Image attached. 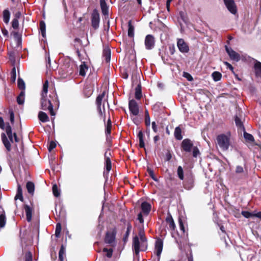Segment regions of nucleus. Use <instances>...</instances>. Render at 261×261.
I'll return each instance as SVG.
<instances>
[{"label":"nucleus","mask_w":261,"mask_h":261,"mask_svg":"<svg viewBox=\"0 0 261 261\" xmlns=\"http://www.w3.org/2000/svg\"><path fill=\"white\" fill-rule=\"evenodd\" d=\"M23 208L26 214L27 220L28 222H30L32 220L33 207L31 204L30 205L24 204Z\"/></svg>","instance_id":"obj_16"},{"label":"nucleus","mask_w":261,"mask_h":261,"mask_svg":"<svg viewBox=\"0 0 261 261\" xmlns=\"http://www.w3.org/2000/svg\"><path fill=\"white\" fill-rule=\"evenodd\" d=\"M173 0H167V2H166V8H167V11L168 12L170 11V5L171 2Z\"/></svg>","instance_id":"obj_61"},{"label":"nucleus","mask_w":261,"mask_h":261,"mask_svg":"<svg viewBox=\"0 0 261 261\" xmlns=\"http://www.w3.org/2000/svg\"><path fill=\"white\" fill-rule=\"evenodd\" d=\"M5 129L6 134L10 141H9L5 133H2L1 134V138L5 147L7 150L9 151L11 149V142H14L13 133H12V128L9 123L7 124Z\"/></svg>","instance_id":"obj_3"},{"label":"nucleus","mask_w":261,"mask_h":261,"mask_svg":"<svg viewBox=\"0 0 261 261\" xmlns=\"http://www.w3.org/2000/svg\"><path fill=\"white\" fill-rule=\"evenodd\" d=\"M26 187L28 192L31 194H33L35 190L34 184L31 181H28L27 183Z\"/></svg>","instance_id":"obj_25"},{"label":"nucleus","mask_w":261,"mask_h":261,"mask_svg":"<svg viewBox=\"0 0 261 261\" xmlns=\"http://www.w3.org/2000/svg\"><path fill=\"white\" fill-rule=\"evenodd\" d=\"M166 220L169 223L170 228L171 229L174 230L175 228V225L172 217L170 216L168 217H167Z\"/></svg>","instance_id":"obj_34"},{"label":"nucleus","mask_w":261,"mask_h":261,"mask_svg":"<svg viewBox=\"0 0 261 261\" xmlns=\"http://www.w3.org/2000/svg\"><path fill=\"white\" fill-rule=\"evenodd\" d=\"M151 206L147 202H143L141 204V209L144 214L147 215L150 211Z\"/></svg>","instance_id":"obj_19"},{"label":"nucleus","mask_w":261,"mask_h":261,"mask_svg":"<svg viewBox=\"0 0 261 261\" xmlns=\"http://www.w3.org/2000/svg\"><path fill=\"white\" fill-rule=\"evenodd\" d=\"M40 30L42 37L45 38L46 36V25L43 21H41L40 22Z\"/></svg>","instance_id":"obj_27"},{"label":"nucleus","mask_w":261,"mask_h":261,"mask_svg":"<svg viewBox=\"0 0 261 261\" xmlns=\"http://www.w3.org/2000/svg\"><path fill=\"white\" fill-rule=\"evenodd\" d=\"M105 241L106 243L113 245L115 241V235L111 232H107L105 237Z\"/></svg>","instance_id":"obj_20"},{"label":"nucleus","mask_w":261,"mask_h":261,"mask_svg":"<svg viewBox=\"0 0 261 261\" xmlns=\"http://www.w3.org/2000/svg\"><path fill=\"white\" fill-rule=\"evenodd\" d=\"M255 72L256 76L261 77V63L256 61L254 64Z\"/></svg>","instance_id":"obj_22"},{"label":"nucleus","mask_w":261,"mask_h":261,"mask_svg":"<svg viewBox=\"0 0 261 261\" xmlns=\"http://www.w3.org/2000/svg\"><path fill=\"white\" fill-rule=\"evenodd\" d=\"M129 109L130 112L134 115L136 116L139 113V108L137 102L134 100H130L129 101Z\"/></svg>","instance_id":"obj_15"},{"label":"nucleus","mask_w":261,"mask_h":261,"mask_svg":"<svg viewBox=\"0 0 261 261\" xmlns=\"http://www.w3.org/2000/svg\"><path fill=\"white\" fill-rule=\"evenodd\" d=\"M140 239L142 242V250H146L147 246V239L144 236V232L143 230H140L139 233Z\"/></svg>","instance_id":"obj_18"},{"label":"nucleus","mask_w":261,"mask_h":261,"mask_svg":"<svg viewBox=\"0 0 261 261\" xmlns=\"http://www.w3.org/2000/svg\"><path fill=\"white\" fill-rule=\"evenodd\" d=\"M212 76L213 77V80L215 82H217V81H220L221 80V77H222L221 73L220 72H218V71L214 72L212 73Z\"/></svg>","instance_id":"obj_38"},{"label":"nucleus","mask_w":261,"mask_h":261,"mask_svg":"<svg viewBox=\"0 0 261 261\" xmlns=\"http://www.w3.org/2000/svg\"><path fill=\"white\" fill-rule=\"evenodd\" d=\"M88 67L85 64H81L80 67V75L85 76Z\"/></svg>","instance_id":"obj_33"},{"label":"nucleus","mask_w":261,"mask_h":261,"mask_svg":"<svg viewBox=\"0 0 261 261\" xmlns=\"http://www.w3.org/2000/svg\"><path fill=\"white\" fill-rule=\"evenodd\" d=\"M48 88V82L46 80L43 84L41 94V108L44 111L48 110L51 116H55V113L53 110V102L56 100L57 97L55 94H49L48 97L47 95Z\"/></svg>","instance_id":"obj_1"},{"label":"nucleus","mask_w":261,"mask_h":261,"mask_svg":"<svg viewBox=\"0 0 261 261\" xmlns=\"http://www.w3.org/2000/svg\"><path fill=\"white\" fill-rule=\"evenodd\" d=\"M155 45V39L151 35H147L145 39V46L147 50H150L154 48Z\"/></svg>","instance_id":"obj_8"},{"label":"nucleus","mask_w":261,"mask_h":261,"mask_svg":"<svg viewBox=\"0 0 261 261\" xmlns=\"http://www.w3.org/2000/svg\"><path fill=\"white\" fill-rule=\"evenodd\" d=\"M174 136L175 138L178 140H180L182 138V136L181 135V130L179 126L176 127L175 129Z\"/></svg>","instance_id":"obj_26"},{"label":"nucleus","mask_w":261,"mask_h":261,"mask_svg":"<svg viewBox=\"0 0 261 261\" xmlns=\"http://www.w3.org/2000/svg\"><path fill=\"white\" fill-rule=\"evenodd\" d=\"M10 13L9 10H5L3 13V20L5 23H8L10 20Z\"/></svg>","instance_id":"obj_24"},{"label":"nucleus","mask_w":261,"mask_h":261,"mask_svg":"<svg viewBox=\"0 0 261 261\" xmlns=\"http://www.w3.org/2000/svg\"><path fill=\"white\" fill-rule=\"evenodd\" d=\"M253 217H257L261 219V212L253 213Z\"/></svg>","instance_id":"obj_64"},{"label":"nucleus","mask_w":261,"mask_h":261,"mask_svg":"<svg viewBox=\"0 0 261 261\" xmlns=\"http://www.w3.org/2000/svg\"><path fill=\"white\" fill-rule=\"evenodd\" d=\"M65 253V249L63 246H62L59 252V259L60 261L64 260V256Z\"/></svg>","instance_id":"obj_39"},{"label":"nucleus","mask_w":261,"mask_h":261,"mask_svg":"<svg viewBox=\"0 0 261 261\" xmlns=\"http://www.w3.org/2000/svg\"><path fill=\"white\" fill-rule=\"evenodd\" d=\"M244 137L246 141L250 143H253L254 141V137L253 136L246 132L244 133Z\"/></svg>","instance_id":"obj_36"},{"label":"nucleus","mask_w":261,"mask_h":261,"mask_svg":"<svg viewBox=\"0 0 261 261\" xmlns=\"http://www.w3.org/2000/svg\"><path fill=\"white\" fill-rule=\"evenodd\" d=\"M25 261H32V254L31 252L29 251L26 252L25 254Z\"/></svg>","instance_id":"obj_51"},{"label":"nucleus","mask_w":261,"mask_h":261,"mask_svg":"<svg viewBox=\"0 0 261 261\" xmlns=\"http://www.w3.org/2000/svg\"><path fill=\"white\" fill-rule=\"evenodd\" d=\"M242 215L246 218H249L253 217V213H250L248 211H242L241 213Z\"/></svg>","instance_id":"obj_45"},{"label":"nucleus","mask_w":261,"mask_h":261,"mask_svg":"<svg viewBox=\"0 0 261 261\" xmlns=\"http://www.w3.org/2000/svg\"><path fill=\"white\" fill-rule=\"evenodd\" d=\"M74 64L68 59L65 60L59 69V73L62 78H67L73 73Z\"/></svg>","instance_id":"obj_2"},{"label":"nucleus","mask_w":261,"mask_h":261,"mask_svg":"<svg viewBox=\"0 0 261 261\" xmlns=\"http://www.w3.org/2000/svg\"><path fill=\"white\" fill-rule=\"evenodd\" d=\"M177 173L178 177L180 180H184V171L183 169L181 166H178L177 170Z\"/></svg>","instance_id":"obj_40"},{"label":"nucleus","mask_w":261,"mask_h":261,"mask_svg":"<svg viewBox=\"0 0 261 261\" xmlns=\"http://www.w3.org/2000/svg\"><path fill=\"white\" fill-rule=\"evenodd\" d=\"M193 147L192 142L189 139H184L181 142V147L186 152H190Z\"/></svg>","instance_id":"obj_13"},{"label":"nucleus","mask_w":261,"mask_h":261,"mask_svg":"<svg viewBox=\"0 0 261 261\" xmlns=\"http://www.w3.org/2000/svg\"><path fill=\"white\" fill-rule=\"evenodd\" d=\"M223 2L228 11L233 14L237 12V7L233 0H223Z\"/></svg>","instance_id":"obj_11"},{"label":"nucleus","mask_w":261,"mask_h":261,"mask_svg":"<svg viewBox=\"0 0 261 261\" xmlns=\"http://www.w3.org/2000/svg\"><path fill=\"white\" fill-rule=\"evenodd\" d=\"M184 76L187 78L189 81H191L193 80L192 76L188 73L184 72Z\"/></svg>","instance_id":"obj_56"},{"label":"nucleus","mask_w":261,"mask_h":261,"mask_svg":"<svg viewBox=\"0 0 261 261\" xmlns=\"http://www.w3.org/2000/svg\"><path fill=\"white\" fill-rule=\"evenodd\" d=\"M61 231V226L60 223H58L56 225V236L57 237H59Z\"/></svg>","instance_id":"obj_49"},{"label":"nucleus","mask_w":261,"mask_h":261,"mask_svg":"<svg viewBox=\"0 0 261 261\" xmlns=\"http://www.w3.org/2000/svg\"><path fill=\"white\" fill-rule=\"evenodd\" d=\"M10 120L11 123H13L14 122V115L12 111L10 112Z\"/></svg>","instance_id":"obj_58"},{"label":"nucleus","mask_w":261,"mask_h":261,"mask_svg":"<svg viewBox=\"0 0 261 261\" xmlns=\"http://www.w3.org/2000/svg\"><path fill=\"white\" fill-rule=\"evenodd\" d=\"M235 123L238 127L240 128L243 127L244 128L241 119L237 116H236L235 118Z\"/></svg>","instance_id":"obj_46"},{"label":"nucleus","mask_w":261,"mask_h":261,"mask_svg":"<svg viewBox=\"0 0 261 261\" xmlns=\"http://www.w3.org/2000/svg\"><path fill=\"white\" fill-rule=\"evenodd\" d=\"M217 144L223 151H226L228 149L230 145V135L227 134H220L216 138Z\"/></svg>","instance_id":"obj_4"},{"label":"nucleus","mask_w":261,"mask_h":261,"mask_svg":"<svg viewBox=\"0 0 261 261\" xmlns=\"http://www.w3.org/2000/svg\"><path fill=\"white\" fill-rule=\"evenodd\" d=\"M100 7L102 13L105 16V19L108 18V7L105 0H100Z\"/></svg>","instance_id":"obj_17"},{"label":"nucleus","mask_w":261,"mask_h":261,"mask_svg":"<svg viewBox=\"0 0 261 261\" xmlns=\"http://www.w3.org/2000/svg\"><path fill=\"white\" fill-rule=\"evenodd\" d=\"M92 26L94 29L99 27V15L96 11H93L91 16Z\"/></svg>","instance_id":"obj_14"},{"label":"nucleus","mask_w":261,"mask_h":261,"mask_svg":"<svg viewBox=\"0 0 261 261\" xmlns=\"http://www.w3.org/2000/svg\"><path fill=\"white\" fill-rule=\"evenodd\" d=\"M105 164L107 170L109 172L111 169V161L109 157L107 156V152L105 153Z\"/></svg>","instance_id":"obj_29"},{"label":"nucleus","mask_w":261,"mask_h":261,"mask_svg":"<svg viewBox=\"0 0 261 261\" xmlns=\"http://www.w3.org/2000/svg\"><path fill=\"white\" fill-rule=\"evenodd\" d=\"M235 172L237 174H241L244 172V169L241 166H237L236 168Z\"/></svg>","instance_id":"obj_53"},{"label":"nucleus","mask_w":261,"mask_h":261,"mask_svg":"<svg viewBox=\"0 0 261 261\" xmlns=\"http://www.w3.org/2000/svg\"><path fill=\"white\" fill-rule=\"evenodd\" d=\"M178 223H179V228H180V230L182 231L184 233H185L186 231V230H185V228L184 227V225L183 222H182L181 218H179Z\"/></svg>","instance_id":"obj_48"},{"label":"nucleus","mask_w":261,"mask_h":261,"mask_svg":"<svg viewBox=\"0 0 261 261\" xmlns=\"http://www.w3.org/2000/svg\"><path fill=\"white\" fill-rule=\"evenodd\" d=\"M194 185V178L191 173L186 174L185 180L183 182V186L185 189L190 190L193 188Z\"/></svg>","instance_id":"obj_6"},{"label":"nucleus","mask_w":261,"mask_h":261,"mask_svg":"<svg viewBox=\"0 0 261 261\" xmlns=\"http://www.w3.org/2000/svg\"><path fill=\"white\" fill-rule=\"evenodd\" d=\"M15 199H19L21 201H22L23 199L22 190V188L20 185L18 186L17 193L15 197Z\"/></svg>","instance_id":"obj_31"},{"label":"nucleus","mask_w":261,"mask_h":261,"mask_svg":"<svg viewBox=\"0 0 261 261\" xmlns=\"http://www.w3.org/2000/svg\"><path fill=\"white\" fill-rule=\"evenodd\" d=\"M177 46L179 50L182 53H187L189 51L188 44L182 39H178Z\"/></svg>","instance_id":"obj_9"},{"label":"nucleus","mask_w":261,"mask_h":261,"mask_svg":"<svg viewBox=\"0 0 261 261\" xmlns=\"http://www.w3.org/2000/svg\"><path fill=\"white\" fill-rule=\"evenodd\" d=\"M142 96L141 86L138 85L135 89V97L137 99H140Z\"/></svg>","instance_id":"obj_35"},{"label":"nucleus","mask_w":261,"mask_h":261,"mask_svg":"<svg viewBox=\"0 0 261 261\" xmlns=\"http://www.w3.org/2000/svg\"><path fill=\"white\" fill-rule=\"evenodd\" d=\"M12 27L14 29H17L19 27L18 20H17L16 18H13L12 22Z\"/></svg>","instance_id":"obj_47"},{"label":"nucleus","mask_w":261,"mask_h":261,"mask_svg":"<svg viewBox=\"0 0 261 261\" xmlns=\"http://www.w3.org/2000/svg\"><path fill=\"white\" fill-rule=\"evenodd\" d=\"M18 87L20 89L24 90L25 89V83L20 78L18 79Z\"/></svg>","instance_id":"obj_43"},{"label":"nucleus","mask_w":261,"mask_h":261,"mask_svg":"<svg viewBox=\"0 0 261 261\" xmlns=\"http://www.w3.org/2000/svg\"><path fill=\"white\" fill-rule=\"evenodd\" d=\"M53 192L55 197H58L60 195V191L58 190V186L55 184L53 186Z\"/></svg>","instance_id":"obj_42"},{"label":"nucleus","mask_w":261,"mask_h":261,"mask_svg":"<svg viewBox=\"0 0 261 261\" xmlns=\"http://www.w3.org/2000/svg\"><path fill=\"white\" fill-rule=\"evenodd\" d=\"M24 91H22L17 97V102L19 105H22L24 101Z\"/></svg>","instance_id":"obj_28"},{"label":"nucleus","mask_w":261,"mask_h":261,"mask_svg":"<svg viewBox=\"0 0 261 261\" xmlns=\"http://www.w3.org/2000/svg\"><path fill=\"white\" fill-rule=\"evenodd\" d=\"M0 128L2 129L5 128V123L3 118L0 117Z\"/></svg>","instance_id":"obj_60"},{"label":"nucleus","mask_w":261,"mask_h":261,"mask_svg":"<svg viewBox=\"0 0 261 261\" xmlns=\"http://www.w3.org/2000/svg\"><path fill=\"white\" fill-rule=\"evenodd\" d=\"M152 128L154 133H156L158 132L157 125L154 121H153L151 123Z\"/></svg>","instance_id":"obj_59"},{"label":"nucleus","mask_w":261,"mask_h":261,"mask_svg":"<svg viewBox=\"0 0 261 261\" xmlns=\"http://www.w3.org/2000/svg\"><path fill=\"white\" fill-rule=\"evenodd\" d=\"M163 247V242L162 239H158L155 243L154 253L156 255L159 259L162 253Z\"/></svg>","instance_id":"obj_10"},{"label":"nucleus","mask_w":261,"mask_h":261,"mask_svg":"<svg viewBox=\"0 0 261 261\" xmlns=\"http://www.w3.org/2000/svg\"><path fill=\"white\" fill-rule=\"evenodd\" d=\"M132 246L134 250L135 253L137 256L139 255L140 251H143L145 250L141 249L142 248V242L141 240H139V238L137 236H135L133 238Z\"/></svg>","instance_id":"obj_7"},{"label":"nucleus","mask_w":261,"mask_h":261,"mask_svg":"<svg viewBox=\"0 0 261 261\" xmlns=\"http://www.w3.org/2000/svg\"><path fill=\"white\" fill-rule=\"evenodd\" d=\"M145 123L146 126L148 127L150 124V119L149 115L145 117Z\"/></svg>","instance_id":"obj_54"},{"label":"nucleus","mask_w":261,"mask_h":261,"mask_svg":"<svg viewBox=\"0 0 261 261\" xmlns=\"http://www.w3.org/2000/svg\"><path fill=\"white\" fill-rule=\"evenodd\" d=\"M38 118L42 122H46L49 121V117L47 114L42 111L39 112L38 114Z\"/></svg>","instance_id":"obj_21"},{"label":"nucleus","mask_w":261,"mask_h":261,"mask_svg":"<svg viewBox=\"0 0 261 261\" xmlns=\"http://www.w3.org/2000/svg\"><path fill=\"white\" fill-rule=\"evenodd\" d=\"M138 137L139 139V146L141 148H144L145 147V144L143 141V134L142 131H139L138 134Z\"/></svg>","instance_id":"obj_32"},{"label":"nucleus","mask_w":261,"mask_h":261,"mask_svg":"<svg viewBox=\"0 0 261 261\" xmlns=\"http://www.w3.org/2000/svg\"><path fill=\"white\" fill-rule=\"evenodd\" d=\"M147 171L149 174V175L150 176V177L155 181L156 180V179L155 178L154 176V174H153V171L150 169H147Z\"/></svg>","instance_id":"obj_57"},{"label":"nucleus","mask_w":261,"mask_h":261,"mask_svg":"<svg viewBox=\"0 0 261 261\" xmlns=\"http://www.w3.org/2000/svg\"><path fill=\"white\" fill-rule=\"evenodd\" d=\"M56 146V144L54 141H51L49 143V145L48 147V149L49 152H50L53 149H54Z\"/></svg>","instance_id":"obj_52"},{"label":"nucleus","mask_w":261,"mask_h":261,"mask_svg":"<svg viewBox=\"0 0 261 261\" xmlns=\"http://www.w3.org/2000/svg\"><path fill=\"white\" fill-rule=\"evenodd\" d=\"M225 49L231 60L236 62H238L240 60V55L234 51L231 48L225 46Z\"/></svg>","instance_id":"obj_12"},{"label":"nucleus","mask_w":261,"mask_h":261,"mask_svg":"<svg viewBox=\"0 0 261 261\" xmlns=\"http://www.w3.org/2000/svg\"><path fill=\"white\" fill-rule=\"evenodd\" d=\"M105 96V92L99 94L96 98V103L97 105V110L98 111L99 115L102 118L104 122L106 121V115H105V109L104 105L103 106V111H102L101 105L102 99Z\"/></svg>","instance_id":"obj_5"},{"label":"nucleus","mask_w":261,"mask_h":261,"mask_svg":"<svg viewBox=\"0 0 261 261\" xmlns=\"http://www.w3.org/2000/svg\"><path fill=\"white\" fill-rule=\"evenodd\" d=\"M192 150L193 151L192 154H193V157L196 158L200 154L199 150L197 147L194 146L192 148Z\"/></svg>","instance_id":"obj_44"},{"label":"nucleus","mask_w":261,"mask_h":261,"mask_svg":"<svg viewBox=\"0 0 261 261\" xmlns=\"http://www.w3.org/2000/svg\"><path fill=\"white\" fill-rule=\"evenodd\" d=\"M166 160L167 161H170L172 158V155L170 152H168L166 155Z\"/></svg>","instance_id":"obj_62"},{"label":"nucleus","mask_w":261,"mask_h":261,"mask_svg":"<svg viewBox=\"0 0 261 261\" xmlns=\"http://www.w3.org/2000/svg\"><path fill=\"white\" fill-rule=\"evenodd\" d=\"M128 36L130 37H132L134 35V27L132 24L131 21H128Z\"/></svg>","instance_id":"obj_30"},{"label":"nucleus","mask_w":261,"mask_h":261,"mask_svg":"<svg viewBox=\"0 0 261 261\" xmlns=\"http://www.w3.org/2000/svg\"><path fill=\"white\" fill-rule=\"evenodd\" d=\"M6 223V217L5 213L0 215V227L3 228L5 227Z\"/></svg>","instance_id":"obj_37"},{"label":"nucleus","mask_w":261,"mask_h":261,"mask_svg":"<svg viewBox=\"0 0 261 261\" xmlns=\"http://www.w3.org/2000/svg\"><path fill=\"white\" fill-rule=\"evenodd\" d=\"M103 251L107 252L106 255L108 257L110 258L112 257L113 253L112 249H108L107 248H104L103 249Z\"/></svg>","instance_id":"obj_50"},{"label":"nucleus","mask_w":261,"mask_h":261,"mask_svg":"<svg viewBox=\"0 0 261 261\" xmlns=\"http://www.w3.org/2000/svg\"><path fill=\"white\" fill-rule=\"evenodd\" d=\"M103 56L105 58L107 62H109L111 59V50L109 48H105L103 50Z\"/></svg>","instance_id":"obj_23"},{"label":"nucleus","mask_w":261,"mask_h":261,"mask_svg":"<svg viewBox=\"0 0 261 261\" xmlns=\"http://www.w3.org/2000/svg\"><path fill=\"white\" fill-rule=\"evenodd\" d=\"M138 220L142 223L143 222V216L141 213H139L138 215Z\"/></svg>","instance_id":"obj_63"},{"label":"nucleus","mask_w":261,"mask_h":261,"mask_svg":"<svg viewBox=\"0 0 261 261\" xmlns=\"http://www.w3.org/2000/svg\"><path fill=\"white\" fill-rule=\"evenodd\" d=\"M111 127H112L111 121L110 118H109L108 120L107 125H106V134L107 135H110L111 134Z\"/></svg>","instance_id":"obj_41"},{"label":"nucleus","mask_w":261,"mask_h":261,"mask_svg":"<svg viewBox=\"0 0 261 261\" xmlns=\"http://www.w3.org/2000/svg\"><path fill=\"white\" fill-rule=\"evenodd\" d=\"M9 59L11 62L14 63L15 61L14 53L13 52H11L9 53Z\"/></svg>","instance_id":"obj_55"}]
</instances>
